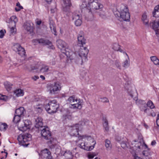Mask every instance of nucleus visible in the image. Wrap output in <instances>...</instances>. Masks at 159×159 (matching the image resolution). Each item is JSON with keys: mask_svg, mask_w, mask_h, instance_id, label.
Wrapping results in <instances>:
<instances>
[{"mask_svg": "<svg viewBox=\"0 0 159 159\" xmlns=\"http://www.w3.org/2000/svg\"><path fill=\"white\" fill-rule=\"evenodd\" d=\"M85 139L89 141V142L87 144H86L85 143H81L80 144V148L87 151H91L92 150L96 143L95 141L90 136L86 137L84 135L81 136L80 139Z\"/></svg>", "mask_w": 159, "mask_h": 159, "instance_id": "f257e3e1", "label": "nucleus"}, {"mask_svg": "<svg viewBox=\"0 0 159 159\" xmlns=\"http://www.w3.org/2000/svg\"><path fill=\"white\" fill-rule=\"evenodd\" d=\"M120 13L119 20L129 21L130 19V15L127 7L123 4H121L119 8Z\"/></svg>", "mask_w": 159, "mask_h": 159, "instance_id": "f03ea898", "label": "nucleus"}, {"mask_svg": "<svg viewBox=\"0 0 159 159\" xmlns=\"http://www.w3.org/2000/svg\"><path fill=\"white\" fill-rule=\"evenodd\" d=\"M39 130L40 131L41 136L43 138L46 140H49L50 141L48 142L53 144V141L55 139L52 138L51 132L47 126H44L43 127H41L39 129Z\"/></svg>", "mask_w": 159, "mask_h": 159, "instance_id": "7ed1b4c3", "label": "nucleus"}, {"mask_svg": "<svg viewBox=\"0 0 159 159\" xmlns=\"http://www.w3.org/2000/svg\"><path fill=\"white\" fill-rule=\"evenodd\" d=\"M88 5L93 15L96 10H101L103 7V5L99 0H90L89 1Z\"/></svg>", "mask_w": 159, "mask_h": 159, "instance_id": "20e7f679", "label": "nucleus"}, {"mask_svg": "<svg viewBox=\"0 0 159 159\" xmlns=\"http://www.w3.org/2000/svg\"><path fill=\"white\" fill-rule=\"evenodd\" d=\"M67 101L68 103H73L71 104V106L74 109L75 108L81 109L82 107V102L80 99H78L74 95L70 97Z\"/></svg>", "mask_w": 159, "mask_h": 159, "instance_id": "39448f33", "label": "nucleus"}, {"mask_svg": "<svg viewBox=\"0 0 159 159\" xmlns=\"http://www.w3.org/2000/svg\"><path fill=\"white\" fill-rule=\"evenodd\" d=\"M31 135L28 134L19 135L17 138L19 144L24 146H27L29 144L28 142L31 140Z\"/></svg>", "mask_w": 159, "mask_h": 159, "instance_id": "423d86ee", "label": "nucleus"}, {"mask_svg": "<svg viewBox=\"0 0 159 159\" xmlns=\"http://www.w3.org/2000/svg\"><path fill=\"white\" fill-rule=\"evenodd\" d=\"M87 2V1H86ZM80 8L82 12L84 11L86 13V18L89 20H92L93 19L94 15L91 11V10L89 9V6L87 5L86 1L83 2L80 6Z\"/></svg>", "mask_w": 159, "mask_h": 159, "instance_id": "0eeeda50", "label": "nucleus"}, {"mask_svg": "<svg viewBox=\"0 0 159 159\" xmlns=\"http://www.w3.org/2000/svg\"><path fill=\"white\" fill-rule=\"evenodd\" d=\"M59 107L56 100H53L49 102L48 104L45 106V108L48 113H52L56 112Z\"/></svg>", "mask_w": 159, "mask_h": 159, "instance_id": "6e6552de", "label": "nucleus"}, {"mask_svg": "<svg viewBox=\"0 0 159 159\" xmlns=\"http://www.w3.org/2000/svg\"><path fill=\"white\" fill-rule=\"evenodd\" d=\"M63 1L62 7L63 13L66 16H69L71 13L70 10V7L71 6L70 0H63Z\"/></svg>", "mask_w": 159, "mask_h": 159, "instance_id": "1a4fd4ad", "label": "nucleus"}, {"mask_svg": "<svg viewBox=\"0 0 159 159\" xmlns=\"http://www.w3.org/2000/svg\"><path fill=\"white\" fill-rule=\"evenodd\" d=\"M84 120V119L80 121L78 124L73 126L72 129V131L70 132V135L71 136H76L79 134L78 132L80 128H81L82 126L85 124Z\"/></svg>", "mask_w": 159, "mask_h": 159, "instance_id": "9d476101", "label": "nucleus"}, {"mask_svg": "<svg viewBox=\"0 0 159 159\" xmlns=\"http://www.w3.org/2000/svg\"><path fill=\"white\" fill-rule=\"evenodd\" d=\"M61 83L57 82L53 84H50L48 85V88L50 93L52 94H55L58 91L61 90Z\"/></svg>", "mask_w": 159, "mask_h": 159, "instance_id": "9b49d317", "label": "nucleus"}, {"mask_svg": "<svg viewBox=\"0 0 159 159\" xmlns=\"http://www.w3.org/2000/svg\"><path fill=\"white\" fill-rule=\"evenodd\" d=\"M57 45L58 48L61 49V52L68 55L67 53H69V49L67 48L66 43L63 41L59 39L57 41Z\"/></svg>", "mask_w": 159, "mask_h": 159, "instance_id": "f8f14e48", "label": "nucleus"}, {"mask_svg": "<svg viewBox=\"0 0 159 159\" xmlns=\"http://www.w3.org/2000/svg\"><path fill=\"white\" fill-rule=\"evenodd\" d=\"M72 20H75V23L76 26H80L82 23V17L79 12L76 11L72 13Z\"/></svg>", "mask_w": 159, "mask_h": 159, "instance_id": "ddd939ff", "label": "nucleus"}, {"mask_svg": "<svg viewBox=\"0 0 159 159\" xmlns=\"http://www.w3.org/2000/svg\"><path fill=\"white\" fill-rule=\"evenodd\" d=\"M13 50L16 52L21 57L25 56V52L24 48L22 47L20 44L15 43L13 47Z\"/></svg>", "mask_w": 159, "mask_h": 159, "instance_id": "4468645a", "label": "nucleus"}, {"mask_svg": "<svg viewBox=\"0 0 159 159\" xmlns=\"http://www.w3.org/2000/svg\"><path fill=\"white\" fill-rule=\"evenodd\" d=\"M83 47V48H81L79 55L81 58L82 61H83V60H84V61H86L87 60V55L88 53L89 50L86 47Z\"/></svg>", "mask_w": 159, "mask_h": 159, "instance_id": "2eb2a0df", "label": "nucleus"}, {"mask_svg": "<svg viewBox=\"0 0 159 159\" xmlns=\"http://www.w3.org/2000/svg\"><path fill=\"white\" fill-rule=\"evenodd\" d=\"M84 32L82 31L80 32L78 36V45L80 47L83 46L85 44L86 39L84 38Z\"/></svg>", "mask_w": 159, "mask_h": 159, "instance_id": "dca6fc26", "label": "nucleus"}, {"mask_svg": "<svg viewBox=\"0 0 159 159\" xmlns=\"http://www.w3.org/2000/svg\"><path fill=\"white\" fill-rule=\"evenodd\" d=\"M140 143L142 144L143 147H144V149H147L143 150V152L142 154L144 156H148V150H149L148 148V146L145 143L143 139L142 136L140 134Z\"/></svg>", "mask_w": 159, "mask_h": 159, "instance_id": "f3484780", "label": "nucleus"}, {"mask_svg": "<svg viewBox=\"0 0 159 159\" xmlns=\"http://www.w3.org/2000/svg\"><path fill=\"white\" fill-rule=\"evenodd\" d=\"M24 126L19 127V129L20 131H26L27 129H30L31 125V121L28 120H24L23 121Z\"/></svg>", "mask_w": 159, "mask_h": 159, "instance_id": "a211bd4d", "label": "nucleus"}, {"mask_svg": "<svg viewBox=\"0 0 159 159\" xmlns=\"http://www.w3.org/2000/svg\"><path fill=\"white\" fill-rule=\"evenodd\" d=\"M41 157L43 159H52L50 152L47 148L42 151Z\"/></svg>", "mask_w": 159, "mask_h": 159, "instance_id": "6ab92c4d", "label": "nucleus"}, {"mask_svg": "<svg viewBox=\"0 0 159 159\" xmlns=\"http://www.w3.org/2000/svg\"><path fill=\"white\" fill-rule=\"evenodd\" d=\"M35 41H38L39 43L42 44L43 45H49L51 49H53V46L52 44L51 41L48 40H45L44 39H38L35 40Z\"/></svg>", "mask_w": 159, "mask_h": 159, "instance_id": "aec40b11", "label": "nucleus"}, {"mask_svg": "<svg viewBox=\"0 0 159 159\" xmlns=\"http://www.w3.org/2000/svg\"><path fill=\"white\" fill-rule=\"evenodd\" d=\"M49 24L50 28L52 33L55 35H57L56 25L53 20L51 17H49Z\"/></svg>", "mask_w": 159, "mask_h": 159, "instance_id": "412c9836", "label": "nucleus"}, {"mask_svg": "<svg viewBox=\"0 0 159 159\" xmlns=\"http://www.w3.org/2000/svg\"><path fill=\"white\" fill-rule=\"evenodd\" d=\"M150 25L155 31L156 34H159V24L158 21H154L153 22H151Z\"/></svg>", "mask_w": 159, "mask_h": 159, "instance_id": "4be33fe9", "label": "nucleus"}, {"mask_svg": "<svg viewBox=\"0 0 159 159\" xmlns=\"http://www.w3.org/2000/svg\"><path fill=\"white\" fill-rule=\"evenodd\" d=\"M42 119L41 117H38L35 119V127L39 129L41 127H43Z\"/></svg>", "mask_w": 159, "mask_h": 159, "instance_id": "5701e85b", "label": "nucleus"}, {"mask_svg": "<svg viewBox=\"0 0 159 159\" xmlns=\"http://www.w3.org/2000/svg\"><path fill=\"white\" fill-rule=\"evenodd\" d=\"M23 26L24 29L30 33H32L33 30V28L31 26L30 24L28 22L24 23Z\"/></svg>", "mask_w": 159, "mask_h": 159, "instance_id": "b1692460", "label": "nucleus"}, {"mask_svg": "<svg viewBox=\"0 0 159 159\" xmlns=\"http://www.w3.org/2000/svg\"><path fill=\"white\" fill-rule=\"evenodd\" d=\"M25 111V110L24 108L23 107H21L16 109L15 111V113L16 115L22 117L24 116Z\"/></svg>", "mask_w": 159, "mask_h": 159, "instance_id": "393cba45", "label": "nucleus"}, {"mask_svg": "<svg viewBox=\"0 0 159 159\" xmlns=\"http://www.w3.org/2000/svg\"><path fill=\"white\" fill-rule=\"evenodd\" d=\"M10 22L9 24L10 25H14V26L16 27V23L18 21V19L17 17L15 16H11L10 19Z\"/></svg>", "mask_w": 159, "mask_h": 159, "instance_id": "a878e982", "label": "nucleus"}, {"mask_svg": "<svg viewBox=\"0 0 159 159\" xmlns=\"http://www.w3.org/2000/svg\"><path fill=\"white\" fill-rule=\"evenodd\" d=\"M35 110L38 111L39 112L42 111L44 107L43 105L41 104H39L34 106Z\"/></svg>", "mask_w": 159, "mask_h": 159, "instance_id": "bb28decb", "label": "nucleus"}, {"mask_svg": "<svg viewBox=\"0 0 159 159\" xmlns=\"http://www.w3.org/2000/svg\"><path fill=\"white\" fill-rule=\"evenodd\" d=\"M49 69V67L48 66L46 65H43L42 66L39 70L38 71V72L45 73L48 72Z\"/></svg>", "mask_w": 159, "mask_h": 159, "instance_id": "cd10ccee", "label": "nucleus"}, {"mask_svg": "<svg viewBox=\"0 0 159 159\" xmlns=\"http://www.w3.org/2000/svg\"><path fill=\"white\" fill-rule=\"evenodd\" d=\"M152 110L148 108L145 109H144V111L145 113H147L149 116H151L152 117H155L156 115V113L154 112H152Z\"/></svg>", "mask_w": 159, "mask_h": 159, "instance_id": "c85d7f7f", "label": "nucleus"}, {"mask_svg": "<svg viewBox=\"0 0 159 159\" xmlns=\"http://www.w3.org/2000/svg\"><path fill=\"white\" fill-rule=\"evenodd\" d=\"M113 49L115 51H120L121 52L125 53L123 50L121 49L120 46L117 43H114L113 44L112 47Z\"/></svg>", "mask_w": 159, "mask_h": 159, "instance_id": "c756f323", "label": "nucleus"}, {"mask_svg": "<svg viewBox=\"0 0 159 159\" xmlns=\"http://www.w3.org/2000/svg\"><path fill=\"white\" fill-rule=\"evenodd\" d=\"M14 93L16 96L18 97L23 96L24 95V92L23 90L20 89H18L14 91Z\"/></svg>", "mask_w": 159, "mask_h": 159, "instance_id": "7c9ffc66", "label": "nucleus"}, {"mask_svg": "<svg viewBox=\"0 0 159 159\" xmlns=\"http://www.w3.org/2000/svg\"><path fill=\"white\" fill-rule=\"evenodd\" d=\"M141 19L144 24L148 25V21L147 19V16L146 13H144L143 14Z\"/></svg>", "mask_w": 159, "mask_h": 159, "instance_id": "2f4dec72", "label": "nucleus"}, {"mask_svg": "<svg viewBox=\"0 0 159 159\" xmlns=\"http://www.w3.org/2000/svg\"><path fill=\"white\" fill-rule=\"evenodd\" d=\"M151 59L155 65H157L159 67V60L156 56H152L150 57Z\"/></svg>", "mask_w": 159, "mask_h": 159, "instance_id": "473e14b6", "label": "nucleus"}, {"mask_svg": "<svg viewBox=\"0 0 159 159\" xmlns=\"http://www.w3.org/2000/svg\"><path fill=\"white\" fill-rule=\"evenodd\" d=\"M4 85L5 88L8 91H10L11 88L12 84L8 82H6L4 83Z\"/></svg>", "mask_w": 159, "mask_h": 159, "instance_id": "72a5a7b5", "label": "nucleus"}, {"mask_svg": "<svg viewBox=\"0 0 159 159\" xmlns=\"http://www.w3.org/2000/svg\"><path fill=\"white\" fill-rule=\"evenodd\" d=\"M125 53L126 55L128 57V59L126 60L123 63V66L124 67L126 68L128 67L129 66V61L128 54L126 52H125Z\"/></svg>", "mask_w": 159, "mask_h": 159, "instance_id": "f704fd0d", "label": "nucleus"}, {"mask_svg": "<svg viewBox=\"0 0 159 159\" xmlns=\"http://www.w3.org/2000/svg\"><path fill=\"white\" fill-rule=\"evenodd\" d=\"M21 117V116L16 114L13 118V122L15 123H18L20 120Z\"/></svg>", "mask_w": 159, "mask_h": 159, "instance_id": "c9c22d12", "label": "nucleus"}, {"mask_svg": "<svg viewBox=\"0 0 159 159\" xmlns=\"http://www.w3.org/2000/svg\"><path fill=\"white\" fill-rule=\"evenodd\" d=\"M63 155L65 157H66L68 159H70L72 157V152L70 151H66Z\"/></svg>", "mask_w": 159, "mask_h": 159, "instance_id": "e433bc0d", "label": "nucleus"}, {"mask_svg": "<svg viewBox=\"0 0 159 159\" xmlns=\"http://www.w3.org/2000/svg\"><path fill=\"white\" fill-rule=\"evenodd\" d=\"M140 104H141V107H144V108H141V110L144 111V109L147 108V104L146 102L144 100H140Z\"/></svg>", "mask_w": 159, "mask_h": 159, "instance_id": "4c0bfd02", "label": "nucleus"}, {"mask_svg": "<svg viewBox=\"0 0 159 159\" xmlns=\"http://www.w3.org/2000/svg\"><path fill=\"white\" fill-rule=\"evenodd\" d=\"M116 139L117 140L120 142V143L121 144V147L123 148H125L126 146V140L125 139L124 140H122L121 139H119V138L118 137L116 138Z\"/></svg>", "mask_w": 159, "mask_h": 159, "instance_id": "58836bf2", "label": "nucleus"}, {"mask_svg": "<svg viewBox=\"0 0 159 159\" xmlns=\"http://www.w3.org/2000/svg\"><path fill=\"white\" fill-rule=\"evenodd\" d=\"M7 128V125L5 123H0V130H6Z\"/></svg>", "mask_w": 159, "mask_h": 159, "instance_id": "ea45409f", "label": "nucleus"}, {"mask_svg": "<svg viewBox=\"0 0 159 159\" xmlns=\"http://www.w3.org/2000/svg\"><path fill=\"white\" fill-rule=\"evenodd\" d=\"M104 122L103 123V126L104 127L105 130L106 131H108L109 130V127L108 126V122L106 119L104 120Z\"/></svg>", "mask_w": 159, "mask_h": 159, "instance_id": "a19ab883", "label": "nucleus"}, {"mask_svg": "<svg viewBox=\"0 0 159 159\" xmlns=\"http://www.w3.org/2000/svg\"><path fill=\"white\" fill-rule=\"evenodd\" d=\"M147 107H149L150 108V109H151L155 107V106H154L153 103L151 100H149L147 104Z\"/></svg>", "mask_w": 159, "mask_h": 159, "instance_id": "79ce46f5", "label": "nucleus"}, {"mask_svg": "<svg viewBox=\"0 0 159 159\" xmlns=\"http://www.w3.org/2000/svg\"><path fill=\"white\" fill-rule=\"evenodd\" d=\"M99 10H100V11L98 13V15L102 18H105L106 17V14L105 12L104 11H102L101 9Z\"/></svg>", "mask_w": 159, "mask_h": 159, "instance_id": "37998d69", "label": "nucleus"}, {"mask_svg": "<svg viewBox=\"0 0 159 159\" xmlns=\"http://www.w3.org/2000/svg\"><path fill=\"white\" fill-rule=\"evenodd\" d=\"M156 12H159V4L156 6L154 8V11L152 12V15L153 16H155Z\"/></svg>", "mask_w": 159, "mask_h": 159, "instance_id": "c03bdc74", "label": "nucleus"}, {"mask_svg": "<svg viewBox=\"0 0 159 159\" xmlns=\"http://www.w3.org/2000/svg\"><path fill=\"white\" fill-rule=\"evenodd\" d=\"M16 6L18 7V8H15V10L16 11H18L21 9H22L23 8V7L20 5V4L19 2L17 3Z\"/></svg>", "mask_w": 159, "mask_h": 159, "instance_id": "a18cd8bd", "label": "nucleus"}, {"mask_svg": "<svg viewBox=\"0 0 159 159\" xmlns=\"http://www.w3.org/2000/svg\"><path fill=\"white\" fill-rule=\"evenodd\" d=\"M105 145L107 148H109L110 147L111 142L108 139H106L105 141Z\"/></svg>", "mask_w": 159, "mask_h": 159, "instance_id": "49530a36", "label": "nucleus"}, {"mask_svg": "<svg viewBox=\"0 0 159 159\" xmlns=\"http://www.w3.org/2000/svg\"><path fill=\"white\" fill-rule=\"evenodd\" d=\"M13 26L10 28V31L12 34H14L16 32V29L15 28V27L14 26V25H13Z\"/></svg>", "mask_w": 159, "mask_h": 159, "instance_id": "de8ad7c7", "label": "nucleus"}, {"mask_svg": "<svg viewBox=\"0 0 159 159\" xmlns=\"http://www.w3.org/2000/svg\"><path fill=\"white\" fill-rule=\"evenodd\" d=\"M7 99V96L0 94V100L6 101Z\"/></svg>", "mask_w": 159, "mask_h": 159, "instance_id": "09e8293b", "label": "nucleus"}, {"mask_svg": "<svg viewBox=\"0 0 159 159\" xmlns=\"http://www.w3.org/2000/svg\"><path fill=\"white\" fill-rule=\"evenodd\" d=\"M115 65L117 68L120 69H121L120 64L118 61L116 60L115 61Z\"/></svg>", "mask_w": 159, "mask_h": 159, "instance_id": "8fccbe9b", "label": "nucleus"}, {"mask_svg": "<svg viewBox=\"0 0 159 159\" xmlns=\"http://www.w3.org/2000/svg\"><path fill=\"white\" fill-rule=\"evenodd\" d=\"M95 155L94 153H90L88 155V157L89 159H93Z\"/></svg>", "mask_w": 159, "mask_h": 159, "instance_id": "3c124183", "label": "nucleus"}, {"mask_svg": "<svg viewBox=\"0 0 159 159\" xmlns=\"http://www.w3.org/2000/svg\"><path fill=\"white\" fill-rule=\"evenodd\" d=\"M137 152H134V153H132L133 156L134 157V159H139V157L138 155L137 154Z\"/></svg>", "mask_w": 159, "mask_h": 159, "instance_id": "603ef678", "label": "nucleus"}, {"mask_svg": "<svg viewBox=\"0 0 159 159\" xmlns=\"http://www.w3.org/2000/svg\"><path fill=\"white\" fill-rule=\"evenodd\" d=\"M102 101L104 102H109V100L106 98H102Z\"/></svg>", "mask_w": 159, "mask_h": 159, "instance_id": "864d4df0", "label": "nucleus"}, {"mask_svg": "<svg viewBox=\"0 0 159 159\" xmlns=\"http://www.w3.org/2000/svg\"><path fill=\"white\" fill-rule=\"evenodd\" d=\"M4 35V31L3 30H1L0 31V38H2Z\"/></svg>", "mask_w": 159, "mask_h": 159, "instance_id": "5fc2aeb1", "label": "nucleus"}, {"mask_svg": "<svg viewBox=\"0 0 159 159\" xmlns=\"http://www.w3.org/2000/svg\"><path fill=\"white\" fill-rule=\"evenodd\" d=\"M156 123L157 125L159 126V113L157 115L156 120Z\"/></svg>", "mask_w": 159, "mask_h": 159, "instance_id": "6e6d98bb", "label": "nucleus"}, {"mask_svg": "<svg viewBox=\"0 0 159 159\" xmlns=\"http://www.w3.org/2000/svg\"><path fill=\"white\" fill-rule=\"evenodd\" d=\"M142 124L144 126V127L146 129H147L148 127V126L144 122V123H142Z\"/></svg>", "mask_w": 159, "mask_h": 159, "instance_id": "4d7b16f0", "label": "nucleus"}, {"mask_svg": "<svg viewBox=\"0 0 159 159\" xmlns=\"http://www.w3.org/2000/svg\"><path fill=\"white\" fill-rule=\"evenodd\" d=\"M39 77L36 75H35L34 76L32 77V79L35 81L37 79H39Z\"/></svg>", "mask_w": 159, "mask_h": 159, "instance_id": "13d9d810", "label": "nucleus"}, {"mask_svg": "<svg viewBox=\"0 0 159 159\" xmlns=\"http://www.w3.org/2000/svg\"><path fill=\"white\" fill-rule=\"evenodd\" d=\"M36 23L37 25H39L41 24L42 23V21L41 20H37L36 21Z\"/></svg>", "mask_w": 159, "mask_h": 159, "instance_id": "bf43d9fd", "label": "nucleus"}, {"mask_svg": "<svg viewBox=\"0 0 159 159\" xmlns=\"http://www.w3.org/2000/svg\"><path fill=\"white\" fill-rule=\"evenodd\" d=\"M156 142L155 140H153L151 144L153 146V145H155V144H156Z\"/></svg>", "mask_w": 159, "mask_h": 159, "instance_id": "052dcab7", "label": "nucleus"}, {"mask_svg": "<svg viewBox=\"0 0 159 159\" xmlns=\"http://www.w3.org/2000/svg\"><path fill=\"white\" fill-rule=\"evenodd\" d=\"M46 2L48 4L50 3L52 0H45Z\"/></svg>", "mask_w": 159, "mask_h": 159, "instance_id": "680f3d73", "label": "nucleus"}, {"mask_svg": "<svg viewBox=\"0 0 159 159\" xmlns=\"http://www.w3.org/2000/svg\"><path fill=\"white\" fill-rule=\"evenodd\" d=\"M40 77L43 80H44L45 79V77L43 75H41L40 76Z\"/></svg>", "mask_w": 159, "mask_h": 159, "instance_id": "e2e57ef3", "label": "nucleus"}, {"mask_svg": "<svg viewBox=\"0 0 159 159\" xmlns=\"http://www.w3.org/2000/svg\"><path fill=\"white\" fill-rule=\"evenodd\" d=\"M36 39H34L32 41L33 43H38V41H35V40H36Z\"/></svg>", "mask_w": 159, "mask_h": 159, "instance_id": "0e129e2a", "label": "nucleus"}, {"mask_svg": "<svg viewBox=\"0 0 159 159\" xmlns=\"http://www.w3.org/2000/svg\"><path fill=\"white\" fill-rule=\"evenodd\" d=\"M131 90H130V95L132 97H133V95L131 93ZM128 92H129H129L128 91Z\"/></svg>", "mask_w": 159, "mask_h": 159, "instance_id": "69168bd1", "label": "nucleus"}, {"mask_svg": "<svg viewBox=\"0 0 159 159\" xmlns=\"http://www.w3.org/2000/svg\"><path fill=\"white\" fill-rule=\"evenodd\" d=\"M51 12L53 13L54 12V10H53L52 9H51Z\"/></svg>", "mask_w": 159, "mask_h": 159, "instance_id": "338daca9", "label": "nucleus"}, {"mask_svg": "<svg viewBox=\"0 0 159 159\" xmlns=\"http://www.w3.org/2000/svg\"><path fill=\"white\" fill-rule=\"evenodd\" d=\"M115 15L116 17H117V16L118 17H119V15L118 14L116 13L115 14Z\"/></svg>", "mask_w": 159, "mask_h": 159, "instance_id": "774afa93", "label": "nucleus"}]
</instances>
